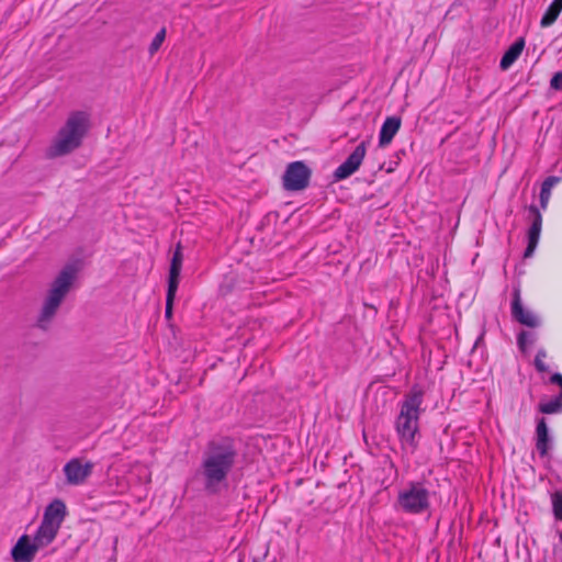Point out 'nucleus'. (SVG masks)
<instances>
[{"label":"nucleus","instance_id":"nucleus-1","mask_svg":"<svg viewBox=\"0 0 562 562\" xmlns=\"http://www.w3.org/2000/svg\"><path fill=\"white\" fill-rule=\"evenodd\" d=\"M236 456V449L229 440L213 441L209 445L201 463V475L209 492L218 491L231 472Z\"/></svg>","mask_w":562,"mask_h":562},{"label":"nucleus","instance_id":"nucleus-2","mask_svg":"<svg viewBox=\"0 0 562 562\" xmlns=\"http://www.w3.org/2000/svg\"><path fill=\"white\" fill-rule=\"evenodd\" d=\"M423 402L424 391L418 385H414L401 403L395 428L402 449L406 453H414L418 445L419 416Z\"/></svg>","mask_w":562,"mask_h":562},{"label":"nucleus","instance_id":"nucleus-3","mask_svg":"<svg viewBox=\"0 0 562 562\" xmlns=\"http://www.w3.org/2000/svg\"><path fill=\"white\" fill-rule=\"evenodd\" d=\"M77 272L78 268L76 265H67L52 282L37 316L36 325L38 328L44 330L49 328L55 315L76 280Z\"/></svg>","mask_w":562,"mask_h":562},{"label":"nucleus","instance_id":"nucleus-4","mask_svg":"<svg viewBox=\"0 0 562 562\" xmlns=\"http://www.w3.org/2000/svg\"><path fill=\"white\" fill-rule=\"evenodd\" d=\"M90 128V113L87 111H72L68 114L65 124L59 128L50 147L53 156L67 155L82 144Z\"/></svg>","mask_w":562,"mask_h":562},{"label":"nucleus","instance_id":"nucleus-5","mask_svg":"<svg viewBox=\"0 0 562 562\" xmlns=\"http://www.w3.org/2000/svg\"><path fill=\"white\" fill-rule=\"evenodd\" d=\"M66 514V505L60 499H54L45 508L42 521L33 538L40 549L46 548L55 540Z\"/></svg>","mask_w":562,"mask_h":562},{"label":"nucleus","instance_id":"nucleus-6","mask_svg":"<svg viewBox=\"0 0 562 562\" xmlns=\"http://www.w3.org/2000/svg\"><path fill=\"white\" fill-rule=\"evenodd\" d=\"M431 493L423 482H409L397 495L396 507L403 513L418 515L430 507Z\"/></svg>","mask_w":562,"mask_h":562},{"label":"nucleus","instance_id":"nucleus-7","mask_svg":"<svg viewBox=\"0 0 562 562\" xmlns=\"http://www.w3.org/2000/svg\"><path fill=\"white\" fill-rule=\"evenodd\" d=\"M311 169L303 161L288 165L283 175V187L289 191H300L308 186Z\"/></svg>","mask_w":562,"mask_h":562},{"label":"nucleus","instance_id":"nucleus-8","mask_svg":"<svg viewBox=\"0 0 562 562\" xmlns=\"http://www.w3.org/2000/svg\"><path fill=\"white\" fill-rule=\"evenodd\" d=\"M93 463L87 461L82 463L80 459H71L64 465L66 480L71 485L82 484L92 473Z\"/></svg>","mask_w":562,"mask_h":562},{"label":"nucleus","instance_id":"nucleus-9","mask_svg":"<svg viewBox=\"0 0 562 562\" xmlns=\"http://www.w3.org/2000/svg\"><path fill=\"white\" fill-rule=\"evenodd\" d=\"M366 156L364 143L359 144L348 158L335 170L334 177L336 180H344L356 172L361 166Z\"/></svg>","mask_w":562,"mask_h":562},{"label":"nucleus","instance_id":"nucleus-10","mask_svg":"<svg viewBox=\"0 0 562 562\" xmlns=\"http://www.w3.org/2000/svg\"><path fill=\"white\" fill-rule=\"evenodd\" d=\"M529 213H530V220H531V225L528 229V245L526 247V250H525V258H529L533 255L536 248H537V245L539 243V238H540V233H541V228H542V215L540 213V211L538 210V207L536 205H530L529 206Z\"/></svg>","mask_w":562,"mask_h":562},{"label":"nucleus","instance_id":"nucleus-11","mask_svg":"<svg viewBox=\"0 0 562 562\" xmlns=\"http://www.w3.org/2000/svg\"><path fill=\"white\" fill-rule=\"evenodd\" d=\"M38 550L35 540L31 541L27 535H23L11 549V557L14 562H32Z\"/></svg>","mask_w":562,"mask_h":562},{"label":"nucleus","instance_id":"nucleus-12","mask_svg":"<svg viewBox=\"0 0 562 562\" xmlns=\"http://www.w3.org/2000/svg\"><path fill=\"white\" fill-rule=\"evenodd\" d=\"M513 302H512V315L513 317L519 322L520 324L528 326V327H537L540 324L539 318L528 310H525L521 304L520 300V292L518 289L514 291L513 295Z\"/></svg>","mask_w":562,"mask_h":562},{"label":"nucleus","instance_id":"nucleus-13","mask_svg":"<svg viewBox=\"0 0 562 562\" xmlns=\"http://www.w3.org/2000/svg\"><path fill=\"white\" fill-rule=\"evenodd\" d=\"M550 382L552 384H557L560 387V393L550 401L540 402L538 409L542 414H559L562 413V374H552Z\"/></svg>","mask_w":562,"mask_h":562},{"label":"nucleus","instance_id":"nucleus-14","mask_svg":"<svg viewBox=\"0 0 562 562\" xmlns=\"http://www.w3.org/2000/svg\"><path fill=\"white\" fill-rule=\"evenodd\" d=\"M402 121L397 116H389L382 124L379 135V145L385 147L391 144L393 137L401 127Z\"/></svg>","mask_w":562,"mask_h":562},{"label":"nucleus","instance_id":"nucleus-15","mask_svg":"<svg viewBox=\"0 0 562 562\" xmlns=\"http://www.w3.org/2000/svg\"><path fill=\"white\" fill-rule=\"evenodd\" d=\"M183 255L181 245L178 244L170 262L168 284L179 285V278L182 268Z\"/></svg>","mask_w":562,"mask_h":562},{"label":"nucleus","instance_id":"nucleus-16","mask_svg":"<svg viewBox=\"0 0 562 562\" xmlns=\"http://www.w3.org/2000/svg\"><path fill=\"white\" fill-rule=\"evenodd\" d=\"M536 435H537V450L541 456L547 454L549 449V429L546 423L544 418H540L537 422V428H536Z\"/></svg>","mask_w":562,"mask_h":562},{"label":"nucleus","instance_id":"nucleus-17","mask_svg":"<svg viewBox=\"0 0 562 562\" xmlns=\"http://www.w3.org/2000/svg\"><path fill=\"white\" fill-rule=\"evenodd\" d=\"M525 42L522 38L516 41L504 54L501 59L499 66L503 70L508 69L516 59L520 56L524 49Z\"/></svg>","mask_w":562,"mask_h":562},{"label":"nucleus","instance_id":"nucleus-18","mask_svg":"<svg viewBox=\"0 0 562 562\" xmlns=\"http://www.w3.org/2000/svg\"><path fill=\"white\" fill-rule=\"evenodd\" d=\"M560 182V178L555 176L548 177L541 186L540 191V204L541 207L544 210L548 206L550 196H551V190L552 188Z\"/></svg>","mask_w":562,"mask_h":562},{"label":"nucleus","instance_id":"nucleus-19","mask_svg":"<svg viewBox=\"0 0 562 562\" xmlns=\"http://www.w3.org/2000/svg\"><path fill=\"white\" fill-rule=\"evenodd\" d=\"M561 11L562 10L559 7H555V4L552 2L541 19V22H540L541 26L548 27V26L552 25L555 22V20L558 19Z\"/></svg>","mask_w":562,"mask_h":562},{"label":"nucleus","instance_id":"nucleus-20","mask_svg":"<svg viewBox=\"0 0 562 562\" xmlns=\"http://www.w3.org/2000/svg\"><path fill=\"white\" fill-rule=\"evenodd\" d=\"M536 340H537V335L535 333L524 330L518 335L517 344L521 351H526V349L529 346L533 345Z\"/></svg>","mask_w":562,"mask_h":562},{"label":"nucleus","instance_id":"nucleus-21","mask_svg":"<svg viewBox=\"0 0 562 562\" xmlns=\"http://www.w3.org/2000/svg\"><path fill=\"white\" fill-rule=\"evenodd\" d=\"M177 290H178V285L168 284L167 297H166V311H165L167 318H170L172 315V306H173V301L176 297Z\"/></svg>","mask_w":562,"mask_h":562},{"label":"nucleus","instance_id":"nucleus-22","mask_svg":"<svg viewBox=\"0 0 562 562\" xmlns=\"http://www.w3.org/2000/svg\"><path fill=\"white\" fill-rule=\"evenodd\" d=\"M166 38V29L162 27L156 35L155 37L153 38L149 47H148V53L150 56L155 55L159 48L161 47L164 41Z\"/></svg>","mask_w":562,"mask_h":562},{"label":"nucleus","instance_id":"nucleus-23","mask_svg":"<svg viewBox=\"0 0 562 562\" xmlns=\"http://www.w3.org/2000/svg\"><path fill=\"white\" fill-rule=\"evenodd\" d=\"M548 357L547 351L541 348L538 350L536 358H535V367L538 372H548L549 367L546 364L544 360Z\"/></svg>","mask_w":562,"mask_h":562},{"label":"nucleus","instance_id":"nucleus-24","mask_svg":"<svg viewBox=\"0 0 562 562\" xmlns=\"http://www.w3.org/2000/svg\"><path fill=\"white\" fill-rule=\"evenodd\" d=\"M553 512L558 519L562 520V494L555 493L552 496Z\"/></svg>","mask_w":562,"mask_h":562},{"label":"nucleus","instance_id":"nucleus-25","mask_svg":"<svg viewBox=\"0 0 562 562\" xmlns=\"http://www.w3.org/2000/svg\"><path fill=\"white\" fill-rule=\"evenodd\" d=\"M550 86L554 90L562 89V71H559L553 75V77L550 80Z\"/></svg>","mask_w":562,"mask_h":562},{"label":"nucleus","instance_id":"nucleus-26","mask_svg":"<svg viewBox=\"0 0 562 562\" xmlns=\"http://www.w3.org/2000/svg\"><path fill=\"white\" fill-rule=\"evenodd\" d=\"M553 3L562 10V0H553Z\"/></svg>","mask_w":562,"mask_h":562},{"label":"nucleus","instance_id":"nucleus-27","mask_svg":"<svg viewBox=\"0 0 562 562\" xmlns=\"http://www.w3.org/2000/svg\"><path fill=\"white\" fill-rule=\"evenodd\" d=\"M560 540H561V542H562V532L560 533Z\"/></svg>","mask_w":562,"mask_h":562}]
</instances>
